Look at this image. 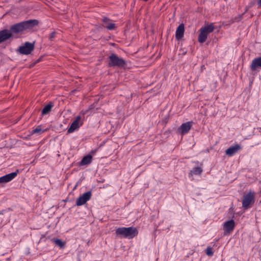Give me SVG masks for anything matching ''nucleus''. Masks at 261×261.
I'll return each instance as SVG.
<instances>
[{"label":"nucleus","mask_w":261,"mask_h":261,"mask_svg":"<svg viewBox=\"0 0 261 261\" xmlns=\"http://www.w3.org/2000/svg\"><path fill=\"white\" fill-rule=\"evenodd\" d=\"M38 24V21L36 19H30L23 21L11 25L9 30L12 35L19 34L24 31L30 30Z\"/></svg>","instance_id":"obj_1"},{"label":"nucleus","mask_w":261,"mask_h":261,"mask_svg":"<svg viewBox=\"0 0 261 261\" xmlns=\"http://www.w3.org/2000/svg\"><path fill=\"white\" fill-rule=\"evenodd\" d=\"M115 233L120 238H127L131 239L137 236L138 234V229L134 227H119L116 229Z\"/></svg>","instance_id":"obj_2"},{"label":"nucleus","mask_w":261,"mask_h":261,"mask_svg":"<svg viewBox=\"0 0 261 261\" xmlns=\"http://www.w3.org/2000/svg\"><path fill=\"white\" fill-rule=\"evenodd\" d=\"M126 61L114 53H112L108 58V65L110 67L122 68L126 65Z\"/></svg>","instance_id":"obj_3"},{"label":"nucleus","mask_w":261,"mask_h":261,"mask_svg":"<svg viewBox=\"0 0 261 261\" xmlns=\"http://www.w3.org/2000/svg\"><path fill=\"white\" fill-rule=\"evenodd\" d=\"M214 29V25L212 23L202 27L200 29V33L198 38V41L201 43L204 42L207 39L208 34L213 32Z\"/></svg>","instance_id":"obj_4"},{"label":"nucleus","mask_w":261,"mask_h":261,"mask_svg":"<svg viewBox=\"0 0 261 261\" xmlns=\"http://www.w3.org/2000/svg\"><path fill=\"white\" fill-rule=\"evenodd\" d=\"M34 49V44L26 42L23 45L20 46L19 47L18 51L22 55H29Z\"/></svg>","instance_id":"obj_5"},{"label":"nucleus","mask_w":261,"mask_h":261,"mask_svg":"<svg viewBox=\"0 0 261 261\" xmlns=\"http://www.w3.org/2000/svg\"><path fill=\"white\" fill-rule=\"evenodd\" d=\"M92 196L91 191L84 193L81 195L76 200V204L77 206H81L90 200Z\"/></svg>","instance_id":"obj_6"},{"label":"nucleus","mask_w":261,"mask_h":261,"mask_svg":"<svg viewBox=\"0 0 261 261\" xmlns=\"http://www.w3.org/2000/svg\"><path fill=\"white\" fill-rule=\"evenodd\" d=\"M193 122L188 121L182 123L177 129V132L181 135H185L187 134L191 129Z\"/></svg>","instance_id":"obj_7"},{"label":"nucleus","mask_w":261,"mask_h":261,"mask_svg":"<svg viewBox=\"0 0 261 261\" xmlns=\"http://www.w3.org/2000/svg\"><path fill=\"white\" fill-rule=\"evenodd\" d=\"M8 29L0 31V43L13 38V35Z\"/></svg>","instance_id":"obj_8"},{"label":"nucleus","mask_w":261,"mask_h":261,"mask_svg":"<svg viewBox=\"0 0 261 261\" xmlns=\"http://www.w3.org/2000/svg\"><path fill=\"white\" fill-rule=\"evenodd\" d=\"M19 172V170L7 174L2 177H0V184L8 182L16 177Z\"/></svg>","instance_id":"obj_9"},{"label":"nucleus","mask_w":261,"mask_h":261,"mask_svg":"<svg viewBox=\"0 0 261 261\" xmlns=\"http://www.w3.org/2000/svg\"><path fill=\"white\" fill-rule=\"evenodd\" d=\"M254 198L253 194L251 192H249L245 195L243 199L242 206L245 208H247Z\"/></svg>","instance_id":"obj_10"},{"label":"nucleus","mask_w":261,"mask_h":261,"mask_svg":"<svg viewBox=\"0 0 261 261\" xmlns=\"http://www.w3.org/2000/svg\"><path fill=\"white\" fill-rule=\"evenodd\" d=\"M252 71H256L257 69H261V57L254 58L250 66Z\"/></svg>","instance_id":"obj_11"},{"label":"nucleus","mask_w":261,"mask_h":261,"mask_svg":"<svg viewBox=\"0 0 261 261\" xmlns=\"http://www.w3.org/2000/svg\"><path fill=\"white\" fill-rule=\"evenodd\" d=\"M81 116H79L76 117L75 119L70 125L69 128L67 130V133L70 134L74 132L75 130L79 129L80 125L79 124V121L81 120Z\"/></svg>","instance_id":"obj_12"},{"label":"nucleus","mask_w":261,"mask_h":261,"mask_svg":"<svg viewBox=\"0 0 261 261\" xmlns=\"http://www.w3.org/2000/svg\"><path fill=\"white\" fill-rule=\"evenodd\" d=\"M235 227V222L233 220H230L224 223L223 230L225 232H230L232 231Z\"/></svg>","instance_id":"obj_13"},{"label":"nucleus","mask_w":261,"mask_h":261,"mask_svg":"<svg viewBox=\"0 0 261 261\" xmlns=\"http://www.w3.org/2000/svg\"><path fill=\"white\" fill-rule=\"evenodd\" d=\"M185 26L184 23L180 24L176 29L175 32V39L177 40H181L184 35Z\"/></svg>","instance_id":"obj_14"},{"label":"nucleus","mask_w":261,"mask_h":261,"mask_svg":"<svg viewBox=\"0 0 261 261\" xmlns=\"http://www.w3.org/2000/svg\"><path fill=\"white\" fill-rule=\"evenodd\" d=\"M241 149V146L239 144H236L235 146H231L226 149L225 153L229 156H232Z\"/></svg>","instance_id":"obj_15"},{"label":"nucleus","mask_w":261,"mask_h":261,"mask_svg":"<svg viewBox=\"0 0 261 261\" xmlns=\"http://www.w3.org/2000/svg\"><path fill=\"white\" fill-rule=\"evenodd\" d=\"M102 21L103 23V24L102 25V27H106L109 30H113L115 28V24L110 22V20L109 18L104 17Z\"/></svg>","instance_id":"obj_16"},{"label":"nucleus","mask_w":261,"mask_h":261,"mask_svg":"<svg viewBox=\"0 0 261 261\" xmlns=\"http://www.w3.org/2000/svg\"><path fill=\"white\" fill-rule=\"evenodd\" d=\"M54 106L53 102L50 101L47 105H46L42 110L41 115L42 116L48 114L51 110V109Z\"/></svg>","instance_id":"obj_17"},{"label":"nucleus","mask_w":261,"mask_h":261,"mask_svg":"<svg viewBox=\"0 0 261 261\" xmlns=\"http://www.w3.org/2000/svg\"><path fill=\"white\" fill-rule=\"evenodd\" d=\"M92 155L88 154L85 156L79 163L80 166L87 165L91 163L92 161Z\"/></svg>","instance_id":"obj_18"},{"label":"nucleus","mask_w":261,"mask_h":261,"mask_svg":"<svg viewBox=\"0 0 261 261\" xmlns=\"http://www.w3.org/2000/svg\"><path fill=\"white\" fill-rule=\"evenodd\" d=\"M202 169L200 167H194L190 171V172L189 173V176L192 175L193 174L200 175L202 173Z\"/></svg>","instance_id":"obj_19"},{"label":"nucleus","mask_w":261,"mask_h":261,"mask_svg":"<svg viewBox=\"0 0 261 261\" xmlns=\"http://www.w3.org/2000/svg\"><path fill=\"white\" fill-rule=\"evenodd\" d=\"M51 241L60 248H63L65 246V243L60 239H51Z\"/></svg>","instance_id":"obj_20"},{"label":"nucleus","mask_w":261,"mask_h":261,"mask_svg":"<svg viewBox=\"0 0 261 261\" xmlns=\"http://www.w3.org/2000/svg\"><path fill=\"white\" fill-rule=\"evenodd\" d=\"M43 132V131L42 130L41 126L39 125L35 128L32 130V134H40L41 133Z\"/></svg>","instance_id":"obj_21"},{"label":"nucleus","mask_w":261,"mask_h":261,"mask_svg":"<svg viewBox=\"0 0 261 261\" xmlns=\"http://www.w3.org/2000/svg\"><path fill=\"white\" fill-rule=\"evenodd\" d=\"M206 254L207 255L211 256L213 255L214 252L212 250V248L210 247H207L205 250Z\"/></svg>","instance_id":"obj_22"},{"label":"nucleus","mask_w":261,"mask_h":261,"mask_svg":"<svg viewBox=\"0 0 261 261\" xmlns=\"http://www.w3.org/2000/svg\"><path fill=\"white\" fill-rule=\"evenodd\" d=\"M56 34V32H52L49 36V40L50 41H52L54 39V38L55 37Z\"/></svg>","instance_id":"obj_23"},{"label":"nucleus","mask_w":261,"mask_h":261,"mask_svg":"<svg viewBox=\"0 0 261 261\" xmlns=\"http://www.w3.org/2000/svg\"><path fill=\"white\" fill-rule=\"evenodd\" d=\"M255 0L251 1L247 6V8L250 9V8L252 7L255 5Z\"/></svg>","instance_id":"obj_24"},{"label":"nucleus","mask_w":261,"mask_h":261,"mask_svg":"<svg viewBox=\"0 0 261 261\" xmlns=\"http://www.w3.org/2000/svg\"><path fill=\"white\" fill-rule=\"evenodd\" d=\"M256 3L257 5V8H261V0H257Z\"/></svg>","instance_id":"obj_25"},{"label":"nucleus","mask_w":261,"mask_h":261,"mask_svg":"<svg viewBox=\"0 0 261 261\" xmlns=\"http://www.w3.org/2000/svg\"><path fill=\"white\" fill-rule=\"evenodd\" d=\"M41 59H42V57H40L38 59H37L36 60V61L35 62V63L34 64H33V65H35V64L37 63H39V62H40V61L41 60Z\"/></svg>","instance_id":"obj_26"},{"label":"nucleus","mask_w":261,"mask_h":261,"mask_svg":"<svg viewBox=\"0 0 261 261\" xmlns=\"http://www.w3.org/2000/svg\"><path fill=\"white\" fill-rule=\"evenodd\" d=\"M5 211V210H2V211H0V215H3Z\"/></svg>","instance_id":"obj_27"},{"label":"nucleus","mask_w":261,"mask_h":261,"mask_svg":"<svg viewBox=\"0 0 261 261\" xmlns=\"http://www.w3.org/2000/svg\"><path fill=\"white\" fill-rule=\"evenodd\" d=\"M249 9L247 8V6L246 7V9H245V13Z\"/></svg>","instance_id":"obj_28"},{"label":"nucleus","mask_w":261,"mask_h":261,"mask_svg":"<svg viewBox=\"0 0 261 261\" xmlns=\"http://www.w3.org/2000/svg\"><path fill=\"white\" fill-rule=\"evenodd\" d=\"M242 15H241V16H240V19H242Z\"/></svg>","instance_id":"obj_29"}]
</instances>
